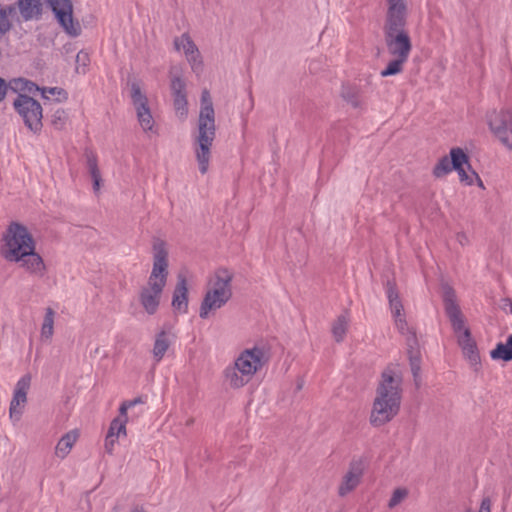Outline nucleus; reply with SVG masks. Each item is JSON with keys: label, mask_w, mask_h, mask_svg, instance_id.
Wrapping results in <instances>:
<instances>
[{"label": "nucleus", "mask_w": 512, "mask_h": 512, "mask_svg": "<svg viewBox=\"0 0 512 512\" xmlns=\"http://www.w3.org/2000/svg\"><path fill=\"white\" fill-rule=\"evenodd\" d=\"M269 360V348L263 342L239 350L223 370L224 384L233 390L245 387L267 366Z\"/></svg>", "instance_id": "obj_1"}, {"label": "nucleus", "mask_w": 512, "mask_h": 512, "mask_svg": "<svg viewBox=\"0 0 512 512\" xmlns=\"http://www.w3.org/2000/svg\"><path fill=\"white\" fill-rule=\"evenodd\" d=\"M402 373L398 365H389L381 375L370 412V423L381 427L394 419L400 410Z\"/></svg>", "instance_id": "obj_2"}, {"label": "nucleus", "mask_w": 512, "mask_h": 512, "mask_svg": "<svg viewBox=\"0 0 512 512\" xmlns=\"http://www.w3.org/2000/svg\"><path fill=\"white\" fill-rule=\"evenodd\" d=\"M216 137L215 111L208 90L201 94V106L197 126L191 133L192 150L198 165V170L205 175L212 158V147Z\"/></svg>", "instance_id": "obj_3"}, {"label": "nucleus", "mask_w": 512, "mask_h": 512, "mask_svg": "<svg viewBox=\"0 0 512 512\" xmlns=\"http://www.w3.org/2000/svg\"><path fill=\"white\" fill-rule=\"evenodd\" d=\"M168 250L166 243L157 239L153 243V265L146 284L141 288L139 301L150 315L158 310L168 278Z\"/></svg>", "instance_id": "obj_4"}, {"label": "nucleus", "mask_w": 512, "mask_h": 512, "mask_svg": "<svg viewBox=\"0 0 512 512\" xmlns=\"http://www.w3.org/2000/svg\"><path fill=\"white\" fill-rule=\"evenodd\" d=\"M233 274L219 268L209 277L203 300L199 308V317L208 319L215 315L216 311L224 307L232 297Z\"/></svg>", "instance_id": "obj_5"}, {"label": "nucleus", "mask_w": 512, "mask_h": 512, "mask_svg": "<svg viewBox=\"0 0 512 512\" xmlns=\"http://www.w3.org/2000/svg\"><path fill=\"white\" fill-rule=\"evenodd\" d=\"M441 289L445 312L451 322L453 332L456 335L457 343L463 352L467 348H470L472 345L476 344V342L472 338L470 329L465 323V319L458 305L457 296L454 289L448 284H443Z\"/></svg>", "instance_id": "obj_6"}, {"label": "nucleus", "mask_w": 512, "mask_h": 512, "mask_svg": "<svg viewBox=\"0 0 512 512\" xmlns=\"http://www.w3.org/2000/svg\"><path fill=\"white\" fill-rule=\"evenodd\" d=\"M1 254L6 260L15 262L32 254V238L26 226H9L3 236Z\"/></svg>", "instance_id": "obj_7"}, {"label": "nucleus", "mask_w": 512, "mask_h": 512, "mask_svg": "<svg viewBox=\"0 0 512 512\" xmlns=\"http://www.w3.org/2000/svg\"><path fill=\"white\" fill-rule=\"evenodd\" d=\"M486 121L495 139L508 150H512V109H494L487 113Z\"/></svg>", "instance_id": "obj_8"}, {"label": "nucleus", "mask_w": 512, "mask_h": 512, "mask_svg": "<svg viewBox=\"0 0 512 512\" xmlns=\"http://www.w3.org/2000/svg\"><path fill=\"white\" fill-rule=\"evenodd\" d=\"M130 96L139 126L143 132L156 135L158 132L154 117L148 105V98L142 92L141 86L137 81L130 83Z\"/></svg>", "instance_id": "obj_9"}, {"label": "nucleus", "mask_w": 512, "mask_h": 512, "mask_svg": "<svg viewBox=\"0 0 512 512\" xmlns=\"http://www.w3.org/2000/svg\"><path fill=\"white\" fill-rule=\"evenodd\" d=\"M58 23L64 31L76 37L81 33V25L73 17V5L70 0H47Z\"/></svg>", "instance_id": "obj_10"}, {"label": "nucleus", "mask_w": 512, "mask_h": 512, "mask_svg": "<svg viewBox=\"0 0 512 512\" xmlns=\"http://www.w3.org/2000/svg\"><path fill=\"white\" fill-rule=\"evenodd\" d=\"M450 156L452 157V167L457 172L462 184L471 186L476 183L480 188H485L479 175L472 169L469 158L463 149L459 147L452 148Z\"/></svg>", "instance_id": "obj_11"}, {"label": "nucleus", "mask_w": 512, "mask_h": 512, "mask_svg": "<svg viewBox=\"0 0 512 512\" xmlns=\"http://www.w3.org/2000/svg\"><path fill=\"white\" fill-rule=\"evenodd\" d=\"M388 54L402 59L409 58L412 50L411 39L405 29L383 30Z\"/></svg>", "instance_id": "obj_12"}, {"label": "nucleus", "mask_w": 512, "mask_h": 512, "mask_svg": "<svg viewBox=\"0 0 512 512\" xmlns=\"http://www.w3.org/2000/svg\"><path fill=\"white\" fill-rule=\"evenodd\" d=\"M31 388V376L24 375L15 385L13 397L9 407V417L13 422H18L27 405V395Z\"/></svg>", "instance_id": "obj_13"}, {"label": "nucleus", "mask_w": 512, "mask_h": 512, "mask_svg": "<svg viewBox=\"0 0 512 512\" xmlns=\"http://www.w3.org/2000/svg\"><path fill=\"white\" fill-rule=\"evenodd\" d=\"M174 47L178 52H182L189 63L191 70L200 75L203 71V60L200 51L192 38L187 33H183L174 39Z\"/></svg>", "instance_id": "obj_14"}, {"label": "nucleus", "mask_w": 512, "mask_h": 512, "mask_svg": "<svg viewBox=\"0 0 512 512\" xmlns=\"http://www.w3.org/2000/svg\"><path fill=\"white\" fill-rule=\"evenodd\" d=\"M408 8L406 0H386L383 30L405 29Z\"/></svg>", "instance_id": "obj_15"}, {"label": "nucleus", "mask_w": 512, "mask_h": 512, "mask_svg": "<svg viewBox=\"0 0 512 512\" xmlns=\"http://www.w3.org/2000/svg\"><path fill=\"white\" fill-rule=\"evenodd\" d=\"M170 88L176 115L184 119L188 113L186 96V83L180 75H171Z\"/></svg>", "instance_id": "obj_16"}, {"label": "nucleus", "mask_w": 512, "mask_h": 512, "mask_svg": "<svg viewBox=\"0 0 512 512\" xmlns=\"http://www.w3.org/2000/svg\"><path fill=\"white\" fill-rule=\"evenodd\" d=\"M363 463L360 460L352 461L348 471L344 474L338 487V493L344 497L352 492L360 483L363 476Z\"/></svg>", "instance_id": "obj_17"}, {"label": "nucleus", "mask_w": 512, "mask_h": 512, "mask_svg": "<svg viewBox=\"0 0 512 512\" xmlns=\"http://www.w3.org/2000/svg\"><path fill=\"white\" fill-rule=\"evenodd\" d=\"M137 402H138L137 400H134V401L123 402L121 404V406L119 408V416L114 418L111 421L109 429L107 431L108 435L113 434V437H115L117 439H120V438L126 436V434H127L126 424L128 421L127 410L130 407H132L133 405H135Z\"/></svg>", "instance_id": "obj_18"}, {"label": "nucleus", "mask_w": 512, "mask_h": 512, "mask_svg": "<svg viewBox=\"0 0 512 512\" xmlns=\"http://www.w3.org/2000/svg\"><path fill=\"white\" fill-rule=\"evenodd\" d=\"M57 312L52 307H46L43 310L41 323H40V332H39V342L42 344L51 343L53 334H54V324Z\"/></svg>", "instance_id": "obj_19"}, {"label": "nucleus", "mask_w": 512, "mask_h": 512, "mask_svg": "<svg viewBox=\"0 0 512 512\" xmlns=\"http://www.w3.org/2000/svg\"><path fill=\"white\" fill-rule=\"evenodd\" d=\"M172 307L179 313H186L188 308V288L184 276L179 275L173 293Z\"/></svg>", "instance_id": "obj_20"}, {"label": "nucleus", "mask_w": 512, "mask_h": 512, "mask_svg": "<svg viewBox=\"0 0 512 512\" xmlns=\"http://www.w3.org/2000/svg\"><path fill=\"white\" fill-rule=\"evenodd\" d=\"M173 341L174 335L170 331L162 330L156 334L152 349V355L156 363L164 358Z\"/></svg>", "instance_id": "obj_21"}, {"label": "nucleus", "mask_w": 512, "mask_h": 512, "mask_svg": "<svg viewBox=\"0 0 512 512\" xmlns=\"http://www.w3.org/2000/svg\"><path fill=\"white\" fill-rule=\"evenodd\" d=\"M79 435L78 429H72L65 433L55 447V455L60 459L66 458L77 442Z\"/></svg>", "instance_id": "obj_22"}, {"label": "nucleus", "mask_w": 512, "mask_h": 512, "mask_svg": "<svg viewBox=\"0 0 512 512\" xmlns=\"http://www.w3.org/2000/svg\"><path fill=\"white\" fill-rule=\"evenodd\" d=\"M37 280V286H51L54 283L53 277L49 274L43 259L34 252V280Z\"/></svg>", "instance_id": "obj_23"}, {"label": "nucleus", "mask_w": 512, "mask_h": 512, "mask_svg": "<svg viewBox=\"0 0 512 512\" xmlns=\"http://www.w3.org/2000/svg\"><path fill=\"white\" fill-rule=\"evenodd\" d=\"M350 315L348 312L340 314L332 323L331 332L336 342H342L348 331Z\"/></svg>", "instance_id": "obj_24"}, {"label": "nucleus", "mask_w": 512, "mask_h": 512, "mask_svg": "<svg viewBox=\"0 0 512 512\" xmlns=\"http://www.w3.org/2000/svg\"><path fill=\"white\" fill-rule=\"evenodd\" d=\"M15 109L23 117L25 124L32 128L31 109H32V97L28 94H22L18 96L14 101Z\"/></svg>", "instance_id": "obj_25"}, {"label": "nucleus", "mask_w": 512, "mask_h": 512, "mask_svg": "<svg viewBox=\"0 0 512 512\" xmlns=\"http://www.w3.org/2000/svg\"><path fill=\"white\" fill-rule=\"evenodd\" d=\"M34 91L40 92L41 97L47 101L62 102L68 97L67 92L59 87H39L34 84Z\"/></svg>", "instance_id": "obj_26"}, {"label": "nucleus", "mask_w": 512, "mask_h": 512, "mask_svg": "<svg viewBox=\"0 0 512 512\" xmlns=\"http://www.w3.org/2000/svg\"><path fill=\"white\" fill-rule=\"evenodd\" d=\"M490 357L493 360H503V361H511L512 360V335H510L505 343H498L496 347L491 350Z\"/></svg>", "instance_id": "obj_27"}, {"label": "nucleus", "mask_w": 512, "mask_h": 512, "mask_svg": "<svg viewBox=\"0 0 512 512\" xmlns=\"http://www.w3.org/2000/svg\"><path fill=\"white\" fill-rule=\"evenodd\" d=\"M386 296L389 303L390 312H397L404 309L403 303L399 297V293L392 282L386 284Z\"/></svg>", "instance_id": "obj_28"}, {"label": "nucleus", "mask_w": 512, "mask_h": 512, "mask_svg": "<svg viewBox=\"0 0 512 512\" xmlns=\"http://www.w3.org/2000/svg\"><path fill=\"white\" fill-rule=\"evenodd\" d=\"M407 61V59L393 57V59L388 62L386 68L380 72V75L382 77H388L400 74L403 71L404 65Z\"/></svg>", "instance_id": "obj_29"}, {"label": "nucleus", "mask_w": 512, "mask_h": 512, "mask_svg": "<svg viewBox=\"0 0 512 512\" xmlns=\"http://www.w3.org/2000/svg\"><path fill=\"white\" fill-rule=\"evenodd\" d=\"M462 354L474 371H478L480 369L481 358L477 344H474L470 348H467L465 351L462 352Z\"/></svg>", "instance_id": "obj_30"}, {"label": "nucleus", "mask_w": 512, "mask_h": 512, "mask_svg": "<svg viewBox=\"0 0 512 512\" xmlns=\"http://www.w3.org/2000/svg\"><path fill=\"white\" fill-rule=\"evenodd\" d=\"M87 165L89 169L90 176L93 181V190L95 193H98L101 188V174L97 166L96 159L94 157H89L87 160Z\"/></svg>", "instance_id": "obj_31"}, {"label": "nucleus", "mask_w": 512, "mask_h": 512, "mask_svg": "<svg viewBox=\"0 0 512 512\" xmlns=\"http://www.w3.org/2000/svg\"><path fill=\"white\" fill-rule=\"evenodd\" d=\"M454 168L452 167V157H442L433 169V174L437 178H441L450 173Z\"/></svg>", "instance_id": "obj_32"}, {"label": "nucleus", "mask_w": 512, "mask_h": 512, "mask_svg": "<svg viewBox=\"0 0 512 512\" xmlns=\"http://www.w3.org/2000/svg\"><path fill=\"white\" fill-rule=\"evenodd\" d=\"M409 361H410L411 371L413 373L415 382L418 385V378H419L420 369H421V354L418 349L411 348L409 350Z\"/></svg>", "instance_id": "obj_33"}, {"label": "nucleus", "mask_w": 512, "mask_h": 512, "mask_svg": "<svg viewBox=\"0 0 512 512\" xmlns=\"http://www.w3.org/2000/svg\"><path fill=\"white\" fill-rule=\"evenodd\" d=\"M391 316L393 318L394 325H395L396 329L401 334L410 333V328H409L408 322L406 320V314H405L404 309L397 311V312H392Z\"/></svg>", "instance_id": "obj_34"}, {"label": "nucleus", "mask_w": 512, "mask_h": 512, "mask_svg": "<svg viewBox=\"0 0 512 512\" xmlns=\"http://www.w3.org/2000/svg\"><path fill=\"white\" fill-rule=\"evenodd\" d=\"M10 88L18 94V96H22V94H28L31 92L32 87L31 83L28 80L23 78L13 79L10 82Z\"/></svg>", "instance_id": "obj_35"}, {"label": "nucleus", "mask_w": 512, "mask_h": 512, "mask_svg": "<svg viewBox=\"0 0 512 512\" xmlns=\"http://www.w3.org/2000/svg\"><path fill=\"white\" fill-rule=\"evenodd\" d=\"M408 494H409V491L407 488H405V487L396 488L393 491L391 498L389 499L388 507L391 509L395 508L396 506L401 504L408 497Z\"/></svg>", "instance_id": "obj_36"}, {"label": "nucleus", "mask_w": 512, "mask_h": 512, "mask_svg": "<svg viewBox=\"0 0 512 512\" xmlns=\"http://www.w3.org/2000/svg\"><path fill=\"white\" fill-rule=\"evenodd\" d=\"M90 64L89 54L85 51H80L76 55L75 71L79 74H85Z\"/></svg>", "instance_id": "obj_37"}, {"label": "nucleus", "mask_w": 512, "mask_h": 512, "mask_svg": "<svg viewBox=\"0 0 512 512\" xmlns=\"http://www.w3.org/2000/svg\"><path fill=\"white\" fill-rule=\"evenodd\" d=\"M10 28L9 11L0 5V35L6 33Z\"/></svg>", "instance_id": "obj_38"}, {"label": "nucleus", "mask_w": 512, "mask_h": 512, "mask_svg": "<svg viewBox=\"0 0 512 512\" xmlns=\"http://www.w3.org/2000/svg\"><path fill=\"white\" fill-rule=\"evenodd\" d=\"M18 6L25 19L29 20L32 18V0H19Z\"/></svg>", "instance_id": "obj_39"}, {"label": "nucleus", "mask_w": 512, "mask_h": 512, "mask_svg": "<svg viewBox=\"0 0 512 512\" xmlns=\"http://www.w3.org/2000/svg\"><path fill=\"white\" fill-rule=\"evenodd\" d=\"M253 108H254V98H253L252 93L249 92L247 102L244 103L243 112H242V119L245 124L247 122V116L253 110Z\"/></svg>", "instance_id": "obj_40"}, {"label": "nucleus", "mask_w": 512, "mask_h": 512, "mask_svg": "<svg viewBox=\"0 0 512 512\" xmlns=\"http://www.w3.org/2000/svg\"><path fill=\"white\" fill-rule=\"evenodd\" d=\"M119 439L113 437V434L108 435L106 434L105 441H104V449L106 453L113 454L115 446L117 444Z\"/></svg>", "instance_id": "obj_41"}, {"label": "nucleus", "mask_w": 512, "mask_h": 512, "mask_svg": "<svg viewBox=\"0 0 512 512\" xmlns=\"http://www.w3.org/2000/svg\"><path fill=\"white\" fill-rule=\"evenodd\" d=\"M6 94V84L5 81L0 78V101L4 98Z\"/></svg>", "instance_id": "obj_42"}, {"label": "nucleus", "mask_w": 512, "mask_h": 512, "mask_svg": "<svg viewBox=\"0 0 512 512\" xmlns=\"http://www.w3.org/2000/svg\"><path fill=\"white\" fill-rule=\"evenodd\" d=\"M33 106H34V116L39 114V117L41 118L42 117L41 105L37 101L34 100Z\"/></svg>", "instance_id": "obj_43"}, {"label": "nucleus", "mask_w": 512, "mask_h": 512, "mask_svg": "<svg viewBox=\"0 0 512 512\" xmlns=\"http://www.w3.org/2000/svg\"><path fill=\"white\" fill-rule=\"evenodd\" d=\"M131 512H145L143 509L135 508Z\"/></svg>", "instance_id": "obj_44"}, {"label": "nucleus", "mask_w": 512, "mask_h": 512, "mask_svg": "<svg viewBox=\"0 0 512 512\" xmlns=\"http://www.w3.org/2000/svg\"><path fill=\"white\" fill-rule=\"evenodd\" d=\"M33 8H34V10H37V9H38V7H37V5H36V3H35V2H34V5H33Z\"/></svg>", "instance_id": "obj_45"}]
</instances>
